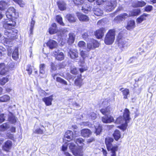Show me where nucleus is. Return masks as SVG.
Segmentation results:
<instances>
[{
	"label": "nucleus",
	"instance_id": "obj_1",
	"mask_svg": "<svg viewBox=\"0 0 156 156\" xmlns=\"http://www.w3.org/2000/svg\"><path fill=\"white\" fill-rule=\"evenodd\" d=\"M6 16L9 19L17 18L18 16V13L16 12V10L13 7L9 8L6 12ZM8 21L5 20L3 23V27L5 29L4 30V38L10 40L14 39L16 37L18 31L14 29V27L16 26V23L11 20H9Z\"/></svg>",
	"mask_w": 156,
	"mask_h": 156
},
{
	"label": "nucleus",
	"instance_id": "obj_2",
	"mask_svg": "<svg viewBox=\"0 0 156 156\" xmlns=\"http://www.w3.org/2000/svg\"><path fill=\"white\" fill-rule=\"evenodd\" d=\"M112 109L110 106H108L106 108H103L100 110L101 112L105 115L102 117V121L103 122L109 123L112 122L113 119L112 116L109 115Z\"/></svg>",
	"mask_w": 156,
	"mask_h": 156
},
{
	"label": "nucleus",
	"instance_id": "obj_3",
	"mask_svg": "<svg viewBox=\"0 0 156 156\" xmlns=\"http://www.w3.org/2000/svg\"><path fill=\"white\" fill-rule=\"evenodd\" d=\"M105 3V9L107 12H110L113 10L116 6V0H97V4L100 5Z\"/></svg>",
	"mask_w": 156,
	"mask_h": 156
},
{
	"label": "nucleus",
	"instance_id": "obj_4",
	"mask_svg": "<svg viewBox=\"0 0 156 156\" xmlns=\"http://www.w3.org/2000/svg\"><path fill=\"white\" fill-rule=\"evenodd\" d=\"M113 140L112 138L107 137L105 139V143L108 150L111 151V156H116V152L118 151V146L116 145H113L112 143Z\"/></svg>",
	"mask_w": 156,
	"mask_h": 156
},
{
	"label": "nucleus",
	"instance_id": "obj_5",
	"mask_svg": "<svg viewBox=\"0 0 156 156\" xmlns=\"http://www.w3.org/2000/svg\"><path fill=\"white\" fill-rule=\"evenodd\" d=\"M140 13V9H135L130 11L129 15L126 13H124L116 16L114 20L118 22L123 20L125 19L128 17L129 16H136L139 15Z\"/></svg>",
	"mask_w": 156,
	"mask_h": 156
},
{
	"label": "nucleus",
	"instance_id": "obj_6",
	"mask_svg": "<svg viewBox=\"0 0 156 156\" xmlns=\"http://www.w3.org/2000/svg\"><path fill=\"white\" fill-rule=\"evenodd\" d=\"M115 29H111L109 30L106 34L105 38V43L107 45L112 44L114 42L115 39Z\"/></svg>",
	"mask_w": 156,
	"mask_h": 156
},
{
	"label": "nucleus",
	"instance_id": "obj_7",
	"mask_svg": "<svg viewBox=\"0 0 156 156\" xmlns=\"http://www.w3.org/2000/svg\"><path fill=\"white\" fill-rule=\"evenodd\" d=\"M69 149L75 156H83V150L81 148H78L73 143L68 144Z\"/></svg>",
	"mask_w": 156,
	"mask_h": 156
},
{
	"label": "nucleus",
	"instance_id": "obj_8",
	"mask_svg": "<svg viewBox=\"0 0 156 156\" xmlns=\"http://www.w3.org/2000/svg\"><path fill=\"white\" fill-rule=\"evenodd\" d=\"M130 112L127 108H126L123 113V118L125 119V122L122 124L119 128L124 131L125 130L128 125V123L130 119L129 117Z\"/></svg>",
	"mask_w": 156,
	"mask_h": 156
},
{
	"label": "nucleus",
	"instance_id": "obj_9",
	"mask_svg": "<svg viewBox=\"0 0 156 156\" xmlns=\"http://www.w3.org/2000/svg\"><path fill=\"white\" fill-rule=\"evenodd\" d=\"M74 4L78 6L82 5V10L84 12L87 13L89 11V6L85 2V0H73Z\"/></svg>",
	"mask_w": 156,
	"mask_h": 156
},
{
	"label": "nucleus",
	"instance_id": "obj_10",
	"mask_svg": "<svg viewBox=\"0 0 156 156\" xmlns=\"http://www.w3.org/2000/svg\"><path fill=\"white\" fill-rule=\"evenodd\" d=\"M99 45V43L96 40L92 39L87 44V50L89 51L92 49L97 48Z\"/></svg>",
	"mask_w": 156,
	"mask_h": 156
},
{
	"label": "nucleus",
	"instance_id": "obj_11",
	"mask_svg": "<svg viewBox=\"0 0 156 156\" xmlns=\"http://www.w3.org/2000/svg\"><path fill=\"white\" fill-rule=\"evenodd\" d=\"M73 138V132L70 130L67 131L64 135L63 138V141H70Z\"/></svg>",
	"mask_w": 156,
	"mask_h": 156
},
{
	"label": "nucleus",
	"instance_id": "obj_12",
	"mask_svg": "<svg viewBox=\"0 0 156 156\" xmlns=\"http://www.w3.org/2000/svg\"><path fill=\"white\" fill-rule=\"evenodd\" d=\"M106 30L104 28H101L94 32V35L97 38L101 39L103 36Z\"/></svg>",
	"mask_w": 156,
	"mask_h": 156
},
{
	"label": "nucleus",
	"instance_id": "obj_13",
	"mask_svg": "<svg viewBox=\"0 0 156 156\" xmlns=\"http://www.w3.org/2000/svg\"><path fill=\"white\" fill-rule=\"evenodd\" d=\"M54 54L56 59L58 60L61 61L64 59V57L63 53L58 50H55Z\"/></svg>",
	"mask_w": 156,
	"mask_h": 156
},
{
	"label": "nucleus",
	"instance_id": "obj_14",
	"mask_svg": "<svg viewBox=\"0 0 156 156\" xmlns=\"http://www.w3.org/2000/svg\"><path fill=\"white\" fill-rule=\"evenodd\" d=\"M12 146V142L9 140L6 141L2 146L3 150L6 151H9L11 149Z\"/></svg>",
	"mask_w": 156,
	"mask_h": 156
},
{
	"label": "nucleus",
	"instance_id": "obj_15",
	"mask_svg": "<svg viewBox=\"0 0 156 156\" xmlns=\"http://www.w3.org/2000/svg\"><path fill=\"white\" fill-rule=\"evenodd\" d=\"M53 95L45 97L42 98V101L45 103L46 106H50L52 104V101L53 100Z\"/></svg>",
	"mask_w": 156,
	"mask_h": 156
},
{
	"label": "nucleus",
	"instance_id": "obj_16",
	"mask_svg": "<svg viewBox=\"0 0 156 156\" xmlns=\"http://www.w3.org/2000/svg\"><path fill=\"white\" fill-rule=\"evenodd\" d=\"M117 41L118 43V46L120 48H127L128 46V43L122 39H119L118 38Z\"/></svg>",
	"mask_w": 156,
	"mask_h": 156
},
{
	"label": "nucleus",
	"instance_id": "obj_17",
	"mask_svg": "<svg viewBox=\"0 0 156 156\" xmlns=\"http://www.w3.org/2000/svg\"><path fill=\"white\" fill-rule=\"evenodd\" d=\"M46 44L51 49L56 48L58 45L57 42L52 39L49 40L47 42Z\"/></svg>",
	"mask_w": 156,
	"mask_h": 156
},
{
	"label": "nucleus",
	"instance_id": "obj_18",
	"mask_svg": "<svg viewBox=\"0 0 156 156\" xmlns=\"http://www.w3.org/2000/svg\"><path fill=\"white\" fill-rule=\"evenodd\" d=\"M77 16L79 20L81 21L87 22L89 20V18L88 17L80 13H77Z\"/></svg>",
	"mask_w": 156,
	"mask_h": 156
},
{
	"label": "nucleus",
	"instance_id": "obj_19",
	"mask_svg": "<svg viewBox=\"0 0 156 156\" xmlns=\"http://www.w3.org/2000/svg\"><path fill=\"white\" fill-rule=\"evenodd\" d=\"M68 55H69L72 59H75L78 57L77 51L76 50H69L68 52Z\"/></svg>",
	"mask_w": 156,
	"mask_h": 156
},
{
	"label": "nucleus",
	"instance_id": "obj_20",
	"mask_svg": "<svg viewBox=\"0 0 156 156\" xmlns=\"http://www.w3.org/2000/svg\"><path fill=\"white\" fill-rule=\"evenodd\" d=\"M91 131L88 129H84L81 130V134L83 137H88L91 134Z\"/></svg>",
	"mask_w": 156,
	"mask_h": 156
},
{
	"label": "nucleus",
	"instance_id": "obj_21",
	"mask_svg": "<svg viewBox=\"0 0 156 156\" xmlns=\"http://www.w3.org/2000/svg\"><path fill=\"white\" fill-rule=\"evenodd\" d=\"M8 3L7 2L4 0L0 1V10L3 11L7 9L8 6Z\"/></svg>",
	"mask_w": 156,
	"mask_h": 156
},
{
	"label": "nucleus",
	"instance_id": "obj_22",
	"mask_svg": "<svg viewBox=\"0 0 156 156\" xmlns=\"http://www.w3.org/2000/svg\"><path fill=\"white\" fill-rule=\"evenodd\" d=\"M135 27V21L133 20H130L128 22L126 28L128 30H131L134 28Z\"/></svg>",
	"mask_w": 156,
	"mask_h": 156
},
{
	"label": "nucleus",
	"instance_id": "obj_23",
	"mask_svg": "<svg viewBox=\"0 0 156 156\" xmlns=\"http://www.w3.org/2000/svg\"><path fill=\"white\" fill-rule=\"evenodd\" d=\"M57 25L55 23H53L49 28V32L51 34H53L57 33Z\"/></svg>",
	"mask_w": 156,
	"mask_h": 156
},
{
	"label": "nucleus",
	"instance_id": "obj_24",
	"mask_svg": "<svg viewBox=\"0 0 156 156\" xmlns=\"http://www.w3.org/2000/svg\"><path fill=\"white\" fill-rule=\"evenodd\" d=\"M81 75H80L79 76H78L77 78L75 81V84L80 87L83 84V80L81 78Z\"/></svg>",
	"mask_w": 156,
	"mask_h": 156
},
{
	"label": "nucleus",
	"instance_id": "obj_25",
	"mask_svg": "<svg viewBox=\"0 0 156 156\" xmlns=\"http://www.w3.org/2000/svg\"><path fill=\"white\" fill-rule=\"evenodd\" d=\"M57 4L59 9L61 11H63L66 9V4L62 1H59L57 2Z\"/></svg>",
	"mask_w": 156,
	"mask_h": 156
},
{
	"label": "nucleus",
	"instance_id": "obj_26",
	"mask_svg": "<svg viewBox=\"0 0 156 156\" xmlns=\"http://www.w3.org/2000/svg\"><path fill=\"white\" fill-rule=\"evenodd\" d=\"M148 15V14L144 13L136 19V22L140 23L142 22L143 21L146 20V17Z\"/></svg>",
	"mask_w": 156,
	"mask_h": 156
},
{
	"label": "nucleus",
	"instance_id": "obj_27",
	"mask_svg": "<svg viewBox=\"0 0 156 156\" xmlns=\"http://www.w3.org/2000/svg\"><path fill=\"white\" fill-rule=\"evenodd\" d=\"M94 124L95 125L94 126L96 130L95 133L96 134V135H99L101 132L102 130V127L98 123L97 124L96 122L94 123Z\"/></svg>",
	"mask_w": 156,
	"mask_h": 156
},
{
	"label": "nucleus",
	"instance_id": "obj_28",
	"mask_svg": "<svg viewBox=\"0 0 156 156\" xmlns=\"http://www.w3.org/2000/svg\"><path fill=\"white\" fill-rule=\"evenodd\" d=\"M10 127L9 122L4 123L0 126V131H4L7 130Z\"/></svg>",
	"mask_w": 156,
	"mask_h": 156
},
{
	"label": "nucleus",
	"instance_id": "obj_29",
	"mask_svg": "<svg viewBox=\"0 0 156 156\" xmlns=\"http://www.w3.org/2000/svg\"><path fill=\"white\" fill-rule=\"evenodd\" d=\"M123 88H121L120 89V90L121 91L123 97V98L125 99L127 98L128 96L129 95V89L126 88L122 90Z\"/></svg>",
	"mask_w": 156,
	"mask_h": 156
},
{
	"label": "nucleus",
	"instance_id": "obj_30",
	"mask_svg": "<svg viewBox=\"0 0 156 156\" xmlns=\"http://www.w3.org/2000/svg\"><path fill=\"white\" fill-rule=\"evenodd\" d=\"M18 48H16L12 52V58L14 60H17L18 58Z\"/></svg>",
	"mask_w": 156,
	"mask_h": 156
},
{
	"label": "nucleus",
	"instance_id": "obj_31",
	"mask_svg": "<svg viewBox=\"0 0 156 156\" xmlns=\"http://www.w3.org/2000/svg\"><path fill=\"white\" fill-rule=\"evenodd\" d=\"M94 14L97 16H100L103 14V11L99 8H96L93 11Z\"/></svg>",
	"mask_w": 156,
	"mask_h": 156
},
{
	"label": "nucleus",
	"instance_id": "obj_32",
	"mask_svg": "<svg viewBox=\"0 0 156 156\" xmlns=\"http://www.w3.org/2000/svg\"><path fill=\"white\" fill-rule=\"evenodd\" d=\"M66 18L70 22H74L76 21V18L73 14H67L66 16Z\"/></svg>",
	"mask_w": 156,
	"mask_h": 156
},
{
	"label": "nucleus",
	"instance_id": "obj_33",
	"mask_svg": "<svg viewBox=\"0 0 156 156\" xmlns=\"http://www.w3.org/2000/svg\"><path fill=\"white\" fill-rule=\"evenodd\" d=\"M84 140L81 138H78L76 140V143L79 147H82L83 146Z\"/></svg>",
	"mask_w": 156,
	"mask_h": 156
},
{
	"label": "nucleus",
	"instance_id": "obj_34",
	"mask_svg": "<svg viewBox=\"0 0 156 156\" xmlns=\"http://www.w3.org/2000/svg\"><path fill=\"white\" fill-rule=\"evenodd\" d=\"M146 4V2L144 1H138L134 3V6L135 7H142L144 6Z\"/></svg>",
	"mask_w": 156,
	"mask_h": 156
},
{
	"label": "nucleus",
	"instance_id": "obj_35",
	"mask_svg": "<svg viewBox=\"0 0 156 156\" xmlns=\"http://www.w3.org/2000/svg\"><path fill=\"white\" fill-rule=\"evenodd\" d=\"M10 98L8 95H5L0 97V102H6L9 101Z\"/></svg>",
	"mask_w": 156,
	"mask_h": 156
},
{
	"label": "nucleus",
	"instance_id": "obj_36",
	"mask_svg": "<svg viewBox=\"0 0 156 156\" xmlns=\"http://www.w3.org/2000/svg\"><path fill=\"white\" fill-rule=\"evenodd\" d=\"M35 22L34 20L32 19L30 24V34L29 36H31L33 34V29L35 24Z\"/></svg>",
	"mask_w": 156,
	"mask_h": 156
},
{
	"label": "nucleus",
	"instance_id": "obj_37",
	"mask_svg": "<svg viewBox=\"0 0 156 156\" xmlns=\"http://www.w3.org/2000/svg\"><path fill=\"white\" fill-rule=\"evenodd\" d=\"M113 136L115 140L116 141L118 140L121 137L120 131L118 130H115L113 134Z\"/></svg>",
	"mask_w": 156,
	"mask_h": 156
},
{
	"label": "nucleus",
	"instance_id": "obj_38",
	"mask_svg": "<svg viewBox=\"0 0 156 156\" xmlns=\"http://www.w3.org/2000/svg\"><path fill=\"white\" fill-rule=\"evenodd\" d=\"M75 39V36L74 34L70 33L69 34V38L68 40V42L69 44L73 43Z\"/></svg>",
	"mask_w": 156,
	"mask_h": 156
},
{
	"label": "nucleus",
	"instance_id": "obj_39",
	"mask_svg": "<svg viewBox=\"0 0 156 156\" xmlns=\"http://www.w3.org/2000/svg\"><path fill=\"white\" fill-rule=\"evenodd\" d=\"M5 65L3 63L0 64V74L3 75L6 72V70L5 69Z\"/></svg>",
	"mask_w": 156,
	"mask_h": 156
},
{
	"label": "nucleus",
	"instance_id": "obj_40",
	"mask_svg": "<svg viewBox=\"0 0 156 156\" xmlns=\"http://www.w3.org/2000/svg\"><path fill=\"white\" fill-rule=\"evenodd\" d=\"M8 120L12 124H14L16 122L15 117L13 115H11L9 116Z\"/></svg>",
	"mask_w": 156,
	"mask_h": 156
},
{
	"label": "nucleus",
	"instance_id": "obj_41",
	"mask_svg": "<svg viewBox=\"0 0 156 156\" xmlns=\"http://www.w3.org/2000/svg\"><path fill=\"white\" fill-rule=\"evenodd\" d=\"M13 1L18 4L21 7H23L25 5V2L22 0H13Z\"/></svg>",
	"mask_w": 156,
	"mask_h": 156
},
{
	"label": "nucleus",
	"instance_id": "obj_42",
	"mask_svg": "<svg viewBox=\"0 0 156 156\" xmlns=\"http://www.w3.org/2000/svg\"><path fill=\"white\" fill-rule=\"evenodd\" d=\"M56 80L57 82H59L62 84H64V85H67V82L65 80L61 77H57L56 79Z\"/></svg>",
	"mask_w": 156,
	"mask_h": 156
},
{
	"label": "nucleus",
	"instance_id": "obj_43",
	"mask_svg": "<svg viewBox=\"0 0 156 156\" xmlns=\"http://www.w3.org/2000/svg\"><path fill=\"white\" fill-rule=\"evenodd\" d=\"M56 19L57 22L61 25L64 26L65 24L62 21V18L59 15H57L56 16Z\"/></svg>",
	"mask_w": 156,
	"mask_h": 156
},
{
	"label": "nucleus",
	"instance_id": "obj_44",
	"mask_svg": "<svg viewBox=\"0 0 156 156\" xmlns=\"http://www.w3.org/2000/svg\"><path fill=\"white\" fill-rule=\"evenodd\" d=\"M9 81L8 78L7 76L0 79V84L2 85H4Z\"/></svg>",
	"mask_w": 156,
	"mask_h": 156
},
{
	"label": "nucleus",
	"instance_id": "obj_45",
	"mask_svg": "<svg viewBox=\"0 0 156 156\" xmlns=\"http://www.w3.org/2000/svg\"><path fill=\"white\" fill-rule=\"evenodd\" d=\"M45 65L44 64H41L39 66V72L40 73L44 74L45 73L44 68Z\"/></svg>",
	"mask_w": 156,
	"mask_h": 156
},
{
	"label": "nucleus",
	"instance_id": "obj_46",
	"mask_svg": "<svg viewBox=\"0 0 156 156\" xmlns=\"http://www.w3.org/2000/svg\"><path fill=\"white\" fill-rule=\"evenodd\" d=\"M124 122H125V119L121 116L118 117L116 121V122L118 124L122 123Z\"/></svg>",
	"mask_w": 156,
	"mask_h": 156
},
{
	"label": "nucleus",
	"instance_id": "obj_47",
	"mask_svg": "<svg viewBox=\"0 0 156 156\" xmlns=\"http://www.w3.org/2000/svg\"><path fill=\"white\" fill-rule=\"evenodd\" d=\"M89 119L92 120H94L96 117V114L94 112H92L88 115Z\"/></svg>",
	"mask_w": 156,
	"mask_h": 156
},
{
	"label": "nucleus",
	"instance_id": "obj_48",
	"mask_svg": "<svg viewBox=\"0 0 156 156\" xmlns=\"http://www.w3.org/2000/svg\"><path fill=\"white\" fill-rule=\"evenodd\" d=\"M85 44V42L82 41H80L78 44L79 46L83 49H86Z\"/></svg>",
	"mask_w": 156,
	"mask_h": 156
},
{
	"label": "nucleus",
	"instance_id": "obj_49",
	"mask_svg": "<svg viewBox=\"0 0 156 156\" xmlns=\"http://www.w3.org/2000/svg\"><path fill=\"white\" fill-rule=\"evenodd\" d=\"M81 125L84 126H88L89 127H92L93 126L92 124L88 122H83L81 123Z\"/></svg>",
	"mask_w": 156,
	"mask_h": 156
},
{
	"label": "nucleus",
	"instance_id": "obj_50",
	"mask_svg": "<svg viewBox=\"0 0 156 156\" xmlns=\"http://www.w3.org/2000/svg\"><path fill=\"white\" fill-rule=\"evenodd\" d=\"M153 7L151 5H148L146 6L145 8V10L147 12H150L153 9Z\"/></svg>",
	"mask_w": 156,
	"mask_h": 156
},
{
	"label": "nucleus",
	"instance_id": "obj_51",
	"mask_svg": "<svg viewBox=\"0 0 156 156\" xmlns=\"http://www.w3.org/2000/svg\"><path fill=\"white\" fill-rule=\"evenodd\" d=\"M43 129L39 128L35 129L34 132L37 134H42L43 133Z\"/></svg>",
	"mask_w": 156,
	"mask_h": 156
},
{
	"label": "nucleus",
	"instance_id": "obj_52",
	"mask_svg": "<svg viewBox=\"0 0 156 156\" xmlns=\"http://www.w3.org/2000/svg\"><path fill=\"white\" fill-rule=\"evenodd\" d=\"M80 54L81 56L83 59L87 57L88 55V54H87V52L85 51H81Z\"/></svg>",
	"mask_w": 156,
	"mask_h": 156
},
{
	"label": "nucleus",
	"instance_id": "obj_53",
	"mask_svg": "<svg viewBox=\"0 0 156 156\" xmlns=\"http://www.w3.org/2000/svg\"><path fill=\"white\" fill-rule=\"evenodd\" d=\"M51 71L52 73L53 71H55L57 69L56 66L54 63L52 62L51 65Z\"/></svg>",
	"mask_w": 156,
	"mask_h": 156
},
{
	"label": "nucleus",
	"instance_id": "obj_54",
	"mask_svg": "<svg viewBox=\"0 0 156 156\" xmlns=\"http://www.w3.org/2000/svg\"><path fill=\"white\" fill-rule=\"evenodd\" d=\"M77 71L76 68H71V73L73 74H76L77 72Z\"/></svg>",
	"mask_w": 156,
	"mask_h": 156
},
{
	"label": "nucleus",
	"instance_id": "obj_55",
	"mask_svg": "<svg viewBox=\"0 0 156 156\" xmlns=\"http://www.w3.org/2000/svg\"><path fill=\"white\" fill-rule=\"evenodd\" d=\"M5 120V117H4V115L2 114L0 115V123H2Z\"/></svg>",
	"mask_w": 156,
	"mask_h": 156
},
{
	"label": "nucleus",
	"instance_id": "obj_56",
	"mask_svg": "<svg viewBox=\"0 0 156 156\" xmlns=\"http://www.w3.org/2000/svg\"><path fill=\"white\" fill-rule=\"evenodd\" d=\"M67 147V144H65L62 145V150L63 151H65L66 150Z\"/></svg>",
	"mask_w": 156,
	"mask_h": 156
},
{
	"label": "nucleus",
	"instance_id": "obj_57",
	"mask_svg": "<svg viewBox=\"0 0 156 156\" xmlns=\"http://www.w3.org/2000/svg\"><path fill=\"white\" fill-rule=\"evenodd\" d=\"M108 105V102L106 100L103 101L102 103V106H107Z\"/></svg>",
	"mask_w": 156,
	"mask_h": 156
},
{
	"label": "nucleus",
	"instance_id": "obj_58",
	"mask_svg": "<svg viewBox=\"0 0 156 156\" xmlns=\"http://www.w3.org/2000/svg\"><path fill=\"white\" fill-rule=\"evenodd\" d=\"M12 48L11 47H9L8 48V55H10L12 53Z\"/></svg>",
	"mask_w": 156,
	"mask_h": 156
},
{
	"label": "nucleus",
	"instance_id": "obj_59",
	"mask_svg": "<svg viewBox=\"0 0 156 156\" xmlns=\"http://www.w3.org/2000/svg\"><path fill=\"white\" fill-rule=\"evenodd\" d=\"M94 140H95L94 138L92 137V138H91L88 140L87 142L89 143H90Z\"/></svg>",
	"mask_w": 156,
	"mask_h": 156
},
{
	"label": "nucleus",
	"instance_id": "obj_60",
	"mask_svg": "<svg viewBox=\"0 0 156 156\" xmlns=\"http://www.w3.org/2000/svg\"><path fill=\"white\" fill-rule=\"evenodd\" d=\"M5 49L3 47L0 46V56H2V52Z\"/></svg>",
	"mask_w": 156,
	"mask_h": 156
},
{
	"label": "nucleus",
	"instance_id": "obj_61",
	"mask_svg": "<svg viewBox=\"0 0 156 156\" xmlns=\"http://www.w3.org/2000/svg\"><path fill=\"white\" fill-rule=\"evenodd\" d=\"M27 70L28 71V73L29 75H30L32 73V69H31L29 68L27 69Z\"/></svg>",
	"mask_w": 156,
	"mask_h": 156
},
{
	"label": "nucleus",
	"instance_id": "obj_62",
	"mask_svg": "<svg viewBox=\"0 0 156 156\" xmlns=\"http://www.w3.org/2000/svg\"><path fill=\"white\" fill-rule=\"evenodd\" d=\"M10 130L12 132H15L16 131V128L14 127H12L10 129Z\"/></svg>",
	"mask_w": 156,
	"mask_h": 156
},
{
	"label": "nucleus",
	"instance_id": "obj_63",
	"mask_svg": "<svg viewBox=\"0 0 156 156\" xmlns=\"http://www.w3.org/2000/svg\"><path fill=\"white\" fill-rule=\"evenodd\" d=\"M87 69H83V68H80V69H79V70H80L81 73L83 72L84 71H85V70H86Z\"/></svg>",
	"mask_w": 156,
	"mask_h": 156
},
{
	"label": "nucleus",
	"instance_id": "obj_64",
	"mask_svg": "<svg viewBox=\"0 0 156 156\" xmlns=\"http://www.w3.org/2000/svg\"><path fill=\"white\" fill-rule=\"evenodd\" d=\"M65 154L66 156H72L71 154H69L68 152H65Z\"/></svg>",
	"mask_w": 156,
	"mask_h": 156
}]
</instances>
